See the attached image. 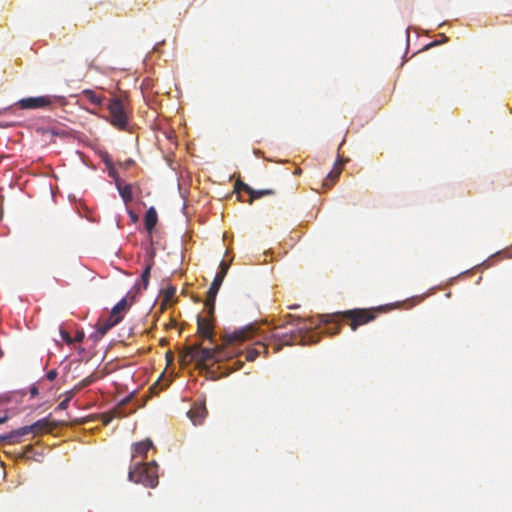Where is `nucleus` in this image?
I'll use <instances>...</instances> for the list:
<instances>
[{
    "label": "nucleus",
    "instance_id": "1",
    "mask_svg": "<svg viewBox=\"0 0 512 512\" xmlns=\"http://www.w3.org/2000/svg\"><path fill=\"white\" fill-rule=\"evenodd\" d=\"M128 479L145 487L155 488L158 485V465L155 461L150 463H136L129 469Z\"/></svg>",
    "mask_w": 512,
    "mask_h": 512
},
{
    "label": "nucleus",
    "instance_id": "2",
    "mask_svg": "<svg viewBox=\"0 0 512 512\" xmlns=\"http://www.w3.org/2000/svg\"><path fill=\"white\" fill-rule=\"evenodd\" d=\"M298 334L296 332L285 333L282 335L273 334L268 344L258 342L259 348H249L246 351L245 359L254 361L261 353L267 354L268 346L274 347V352H278L285 345H293L298 343Z\"/></svg>",
    "mask_w": 512,
    "mask_h": 512
},
{
    "label": "nucleus",
    "instance_id": "3",
    "mask_svg": "<svg viewBox=\"0 0 512 512\" xmlns=\"http://www.w3.org/2000/svg\"><path fill=\"white\" fill-rule=\"evenodd\" d=\"M56 426V423L51 422L49 418L46 417L34 422L31 425L23 426L9 433H6L0 436V438L2 441L15 444L20 442L19 438L22 436L28 434L38 435L43 432H51L54 428H56Z\"/></svg>",
    "mask_w": 512,
    "mask_h": 512
},
{
    "label": "nucleus",
    "instance_id": "4",
    "mask_svg": "<svg viewBox=\"0 0 512 512\" xmlns=\"http://www.w3.org/2000/svg\"><path fill=\"white\" fill-rule=\"evenodd\" d=\"M195 349L196 365L198 367H206L210 363L213 364L231 357L230 353L222 347L209 349L203 348L201 343H196Z\"/></svg>",
    "mask_w": 512,
    "mask_h": 512
},
{
    "label": "nucleus",
    "instance_id": "5",
    "mask_svg": "<svg viewBox=\"0 0 512 512\" xmlns=\"http://www.w3.org/2000/svg\"><path fill=\"white\" fill-rule=\"evenodd\" d=\"M382 307L371 309H352L341 312L343 319L349 321L350 328L355 331L359 326L367 324L376 319Z\"/></svg>",
    "mask_w": 512,
    "mask_h": 512
},
{
    "label": "nucleus",
    "instance_id": "6",
    "mask_svg": "<svg viewBox=\"0 0 512 512\" xmlns=\"http://www.w3.org/2000/svg\"><path fill=\"white\" fill-rule=\"evenodd\" d=\"M342 318L341 312L335 313V314H327V315H320L318 317V322L315 323L314 321H310L309 325H305L301 327L298 331H295L298 334V343L303 341V338L301 337L300 333L302 329H309L312 325L320 326L323 325V331L329 335H336L340 332L341 324L339 322V319Z\"/></svg>",
    "mask_w": 512,
    "mask_h": 512
},
{
    "label": "nucleus",
    "instance_id": "7",
    "mask_svg": "<svg viewBox=\"0 0 512 512\" xmlns=\"http://www.w3.org/2000/svg\"><path fill=\"white\" fill-rule=\"evenodd\" d=\"M109 122L119 130H126L128 126V116L124 104L120 98L114 97L108 104Z\"/></svg>",
    "mask_w": 512,
    "mask_h": 512
},
{
    "label": "nucleus",
    "instance_id": "8",
    "mask_svg": "<svg viewBox=\"0 0 512 512\" xmlns=\"http://www.w3.org/2000/svg\"><path fill=\"white\" fill-rule=\"evenodd\" d=\"M229 263L222 261L219 266V271L215 275L212 284L207 291L205 307L209 309V313L212 315L215 311V300L217 293L223 283V280L228 272Z\"/></svg>",
    "mask_w": 512,
    "mask_h": 512
},
{
    "label": "nucleus",
    "instance_id": "9",
    "mask_svg": "<svg viewBox=\"0 0 512 512\" xmlns=\"http://www.w3.org/2000/svg\"><path fill=\"white\" fill-rule=\"evenodd\" d=\"M56 97L50 95L27 97L20 99L15 105L24 110H36L50 107Z\"/></svg>",
    "mask_w": 512,
    "mask_h": 512
},
{
    "label": "nucleus",
    "instance_id": "10",
    "mask_svg": "<svg viewBox=\"0 0 512 512\" xmlns=\"http://www.w3.org/2000/svg\"><path fill=\"white\" fill-rule=\"evenodd\" d=\"M255 333L253 326H246L245 328L236 330L232 333H227L223 336V342L225 345H233L238 342H244L250 339Z\"/></svg>",
    "mask_w": 512,
    "mask_h": 512
},
{
    "label": "nucleus",
    "instance_id": "11",
    "mask_svg": "<svg viewBox=\"0 0 512 512\" xmlns=\"http://www.w3.org/2000/svg\"><path fill=\"white\" fill-rule=\"evenodd\" d=\"M206 309H207V312H209V309L208 308H206ZM213 315H214V313L212 315L210 313H208L207 317H203L201 315L197 316V332H198L199 336L204 339H209L211 341L213 338V329H214Z\"/></svg>",
    "mask_w": 512,
    "mask_h": 512
},
{
    "label": "nucleus",
    "instance_id": "12",
    "mask_svg": "<svg viewBox=\"0 0 512 512\" xmlns=\"http://www.w3.org/2000/svg\"><path fill=\"white\" fill-rule=\"evenodd\" d=\"M187 416L194 425H201L207 416V409L204 403H196L187 412Z\"/></svg>",
    "mask_w": 512,
    "mask_h": 512
},
{
    "label": "nucleus",
    "instance_id": "13",
    "mask_svg": "<svg viewBox=\"0 0 512 512\" xmlns=\"http://www.w3.org/2000/svg\"><path fill=\"white\" fill-rule=\"evenodd\" d=\"M152 441L150 439H146L140 442H136L131 447V458L132 460L141 458L144 459L147 456V452L152 447Z\"/></svg>",
    "mask_w": 512,
    "mask_h": 512
},
{
    "label": "nucleus",
    "instance_id": "14",
    "mask_svg": "<svg viewBox=\"0 0 512 512\" xmlns=\"http://www.w3.org/2000/svg\"><path fill=\"white\" fill-rule=\"evenodd\" d=\"M121 320L119 317H114L113 315H109L107 319H100L97 323V332L100 336H104L112 327L120 323Z\"/></svg>",
    "mask_w": 512,
    "mask_h": 512
},
{
    "label": "nucleus",
    "instance_id": "15",
    "mask_svg": "<svg viewBox=\"0 0 512 512\" xmlns=\"http://www.w3.org/2000/svg\"><path fill=\"white\" fill-rule=\"evenodd\" d=\"M116 188L125 204H128L133 200L131 184H123L122 180H117Z\"/></svg>",
    "mask_w": 512,
    "mask_h": 512
},
{
    "label": "nucleus",
    "instance_id": "16",
    "mask_svg": "<svg viewBox=\"0 0 512 512\" xmlns=\"http://www.w3.org/2000/svg\"><path fill=\"white\" fill-rule=\"evenodd\" d=\"M158 221V215L154 207H150L145 214L144 224L146 230L151 233Z\"/></svg>",
    "mask_w": 512,
    "mask_h": 512
},
{
    "label": "nucleus",
    "instance_id": "17",
    "mask_svg": "<svg viewBox=\"0 0 512 512\" xmlns=\"http://www.w3.org/2000/svg\"><path fill=\"white\" fill-rule=\"evenodd\" d=\"M133 297L130 302H128L127 297L122 298L111 310L110 314L114 317H119L120 320L123 319V313L128 309V307L132 304Z\"/></svg>",
    "mask_w": 512,
    "mask_h": 512
},
{
    "label": "nucleus",
    "instance_id": "18",
    "mask_svg": "<svg viewBox=\"0 0 512 512\" xmlns=\"http://www.w3.org/2000/svg\"><path fill=\"white\" fill-rule=\"evenodd\" d=\"M195 344L186 347L184 352L180 355V361L183 364H190L191 362L196 363V357H195Z\"/></svg>",
    "mask_w": 512,
    "mask_h": 512
},
{
    "label": "nucleus",
    "instance_id": "19",
    "mask_svg": "<svg viewBox=\"0 0 512 512\" xmlns=\"http://www.w3.org/2000/svg\"><path fill=\"white\" fill-rule=\"evenodd\" d=\"M84 98L90 101L91 104L95 106H101L104 100V97L97 95L94 91L90 89H86L82 92Z\"/></svg>",
    "mask_w": 512,
    "mask_h": 512
},
{
    "label": "nucleus",
    "instance_id": "20",
    "mask_svg": "<svg viewBox=\"0 0 512 512\" xmlns=\"http://www.w3.org/2000/svg\"><path fill=\"white\" fill-rule=\"evenodd\" d=\"M306 322L305 319L299 317V316H295V315H292V314H287L286 316H284V321L282 324H279L278 326H276L275 328H281V327H284L285 324H292V325H300L301 323H304Z\"/></svg>",
    "mask_w": 512,
    "mask_h": 512
},
{
    "label": "nucleus",
    "instance_id": "21",
    "mask_svg": "<svg viewBox=\"0 0 512 512\" xmlns=\"http://www.w3.org/2000/svg\"><path fill=\"white\" fill-rule=\"evenodd\" d=\"M341 167H334V169L327 175L326 179L323 182V185L327 188L331 187L334 183V181L339 177L341 174Z\"/></svg>",
    "mask_w": 512,
    "mask_h": 512
},
{
    "label": "nucleus",
    "instance_id": "22",
    "mask_svg": "<svg viewBox=\"0 0 512 512\" xmlns=\"http://www.w3.org/2000/svg\"><path fill=\"white\" fill-rule=\"evenodd\" d=\"M274 194H275V190H273V189H260V190L253 189L249 203L251 204L256 199H260L264 196H269V195H274Z\"/></svg>",
    "mask_w": 512,
    "mask_h": 512
},
{
    "label": "nucleus",
    "instance_id": "23",
    "mask_svg": "<svg viewBox=\"0 0 512 512\" xmlns=\"http://www.w3.org/2000/svg\"><path fill=\"white\" fill-rule=\"evenodd\" d=\"M97 379V376L93 373L84 379H82L78 384L74 386V390L80 391L81 389L91 385L93 382H95Z\"/></svg>",
    "mask_w": 512,
    "mask_h": 512
},
{
    "label": "nucleus",
    "instance_id": "24",
    "mask_svg": "<svg viewBox=\"0 0 512 512\" xmlns=\"http://www.w3.org/2000/svg\"><path fill=\"white\" fill-rule=\"evenodd\" d=\"M151 269H152V262L151 263H148L141 275V281H142V284H143V289H147L148 287V284H149V278H150V273H151Z\"/></svg>",
    "mask_w": 512,
    "mask_h": 512
},
{
    "label": "nucleus",
    "instance_id": "25",
    "mask_svg": "<svg viewBox=\"0 0 512 512\" xmlns=\"http://www.w3.org/2000/svg\"><path fill=\"white\" fill-rule=\"evenodd\" d=\"M105 164L107 165V169H108V175L109 177L113 178L114 181H115V184L117 183V180H121L119 175H118V172L116 171V169L114 168L112 162L110 159L106 158L105 159Z\"/></svg>",
    "mask_w": 512,
    "mask_h": 512
},
{
    "label": "nucleus",
    "instance_id": "26",
    "mask_svg": "<svg viewBox=\"0 0 512 512\" xmlns=\"http://www.w3.org/2000/svg\"><path fill=\"white\" fill-rule=\"evenodd\" d=\"M234 190L235 192L239 193L241 190L245 191L250 197H251V194L253 192V188H251L249 185H247L246 183L238 180L236 181L235 183V187H234Z\"/></svg>",
    "mask_w": 512,
    "mask_h": 512
},
{
    "label": "nucleus",
    "instance_id": "27",
    "mask_svg": "<svg viewBox=\"0 0 512 512\" xmlns=\"http://www.w3.org/2000/svg\"><path fill=\"white\" fill-rule=\"evenodd\" d=\"M234 190L235 192L239 193L241 190L245 191L250 197H251V194L253 192V188H251L249 185H247L246 183L238 180L236 181L235 183V187H234Z\"/></svg>",
    "mask_w": 512,
    "mask_h": 512
},
{
    "label": "nucleus",
    "instance_id": "28",
    "mask_svg": "<svg viewBox=\"0 0 512 512\" xmlns=\"http://www.w3.org/2000/svg\"><path fill=\"white\" fill-rule=\"evenodd\" d=\"M176 294V288L169 286L164 290L163 296L166 302L171 301Z\"/></svg>",
    "mask_w": 512,
    "mask_h": 512
},
{
    "label": "nucleus",
    "instance_id": "29",
    "mask_svg": "<svg viewBox=\"0 0 512 512\" xmlns=\"http://www.w3.org/2000/svg\"><path fill=\"white\" fill-rule=\"evenodd\" d=\"M60 335L65 343H67V344L73 343V338L70 336V334L66 330L60 329Z\"/></svg>",
    "mask_w": 512,
    "mask_h": 512
},
{
    "label": "nucleus",
    "instance_id": "30",
    "mask_svg": "<svg viewBox=\"0 0 512 512\" xmlns=\"http://www.w3.org/2000/svg\"><path fill=\"white\" fill-rule=\"evenodd\" d=\"M114 417H115V415L113 413L103 414L102 415V422H103V424L104 425H108L113 420Z\"/></svg>",
    "mask_w": 512,
    "mask_h": 512
},
{
    "label": "nucleus",
    "instance_id": "31",
    "mask_svg": "<svg viewBox=\"0 0 512 512\" xmlns=\"http://www.w3.org/2000/svg\"><path fill=\"white\" fill-rule=\"evenodd\" d=\"M68 405H69V398H65L58 404L56 410H65L68 407Z\"/></svg>",
    "mask_w": 512,
    "mask_h": 512
},
{
    "label": "nucleus",
    "instance_id": "32",
    "mask_svg": "<svg viewBox=\"0 0 512 512\" xmlns=\"http://www.w3.org/2000/svg\"><path fill=\"white\" fill-rule=\"evenodd\" d=\"M57 371L56 370H50L47 374H46V377L48 380L50 381H53L56 377H57Z\"/></svg>",
    "mask_w": 512,
    "mask_h": 512
},
{
    "label": "nucleus",
    "instance_id": "33",
    "mask_svg": "<svg viewBox=\"0 0 512 512\" xmlns=\"http://www.w3.org/2000/svg\"><path fill=\"white\" fill-rule=\"evenodd\" d=\"M77 392H79V391L78 390H74V387H73L70 391H67L65 393V398H69V402H70Z\"/></svg>",
    "mask_w": 512,
    "mask_h": 512
},
{
    "label": "nucleus",
    "instance_id": "34",
    "mask_svg": "<svg viewBox=\"0 0 512 512\" xmlns=\"http://www.w3.org/2000/svg\"><path fill=\"white\" fill-rule=\"evenodd\" d=\"M84 339V333L83 332H78L75 336V338L73 339V342H82Z\"/></svg>",
    "mask_w": 512,
    "mask_h": 512
},
{
    "label": "nucleus",
    "instance_id": "35",
    "mask_svg": "<svg viewBox=\"0 0 512 512\" xmlns=\"http://www.w3.org/2000/svg\"><path fill=\"white\" fill-rule=\"evenodd\" d=\"M11 400V397L7 394L0 395V403H8Z\"/></svg>",
    "mask_w": 512,
    "mask_h": 512
},
{
    "label": "nucleus",
    "instance_id": "36",
    "mask_svg": "<svg viewBox=\"0 0 512 512\" xmlns=\"http://www.w3.org/2000/svg\"><path fill=\"white\" fill-rule=\"evenodd\" d=\"M234 364H235V367H233V370H239V369H241V368H242V366H243V362H242V361H240V360H236V361L234 362Z\"/></svg>",
    "mask_w": 512,
    "mask_h": 512
},
{
    "label": "nucleus",
    "instance_id": "37",
    "mask_svg": "<svg viewBox=\"0 0 512 512\" xmlns=\"http://www.w3.org/2000/svg\"><path fill=\"white\" fill-rule=\"evenodd\" d=\"M38 393H39V392H38V388H37L36 386H32V387L30 388V394H31V396H32V397L37 396V395H38Z\"/></svg>",
    "mask_w": 512,
    "mask_h": 512
},
{
    "label": "nucleus",
    "instance_id": "38",
    "mask_svg": "<svg viewBox=\"0 0 512 512\" xmlns=\"http://www.w3.org/2000/svg\"><path fill=\"white\" fill-rule=\"evenodd\" d=\"M129 214H130V216H131V218H132V220H133V221H136V220H137V215H136V214H134L132 211H131V212H129Z\"/></svg>",
    "mask_w": 512,
    "mask_h": 512
},
{
    "label": "nucleus",
    "instance_id": "39",
    "mask_svg": "<svg viewBox=\"0 0 512 512\" xmlns=\"http://www.w3.org/2000/svg\"><path fill=\"white\" fill-rule=\"evenodd\" d=\"M7 419H8L7 416L1 417L0 418V424L4 423Z\"/></svg>",
    "mask_w": 512,
    "mask_h": 512
},
{
    "label": "nucleus",
    "instance_id": "40",
    "mask_svg": "<svg viewBox=\"0 0 512 512\" xmlns=\"http://www.w3.org/2000/svg\"><path fill=\"white\" fill-rule=\"evenodd\" d=\"M25 449H26V452H31L33 447H32V445H28V446H26Z\"/></svg>",
    "mask_w": 512,
    "mask_h": 512
},
{
    "label": "nucleus",
    "instance_id": "41",
    "mask_svg": "<svg viewBox=\"0 0 512 512\" xmlns=\"http://www.w3.org/2000/svg\"><path fill=\"white\" fill-rule=\"evenodd\" d=\"M298 307H299V305H293V306H290V308H291V309H296V308H298Z\"/></svg>",
    "mask_w": 512,
    "mask_h": 512
}]
</instances>
